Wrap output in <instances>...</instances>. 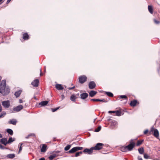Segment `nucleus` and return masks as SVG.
Wrapping results in <instances>:
<instances>
[{
  "instance_id": "nucleus-17",
  "label": "nucleus",
  "mask_w": 160,
  "mask_h": 160,
  "mask_svg": "<svg viewBox=\"0 0 160 160\" xmlns=\"http://www.w3.org/2000/svg\"><path fill=\"white\" fill-rule=\"evenodd\" d=\"M55 87L56 88L59 90H62L64 88L62 85L58 84L56 85Z\"/></svg>"
},
{
  "instance_id": "nucleus-22",
  "label": "nucleus",
  "mask_w": 160,
  "mask_h": 160,
  "mask_svg": "<svg viewBox=\"0 0 160 160\" xmlns=\"http://www.w3.org/2000/svg\"><path fill=\"white\" fill-rule=\"evenodd\" d=\"M97 93V92L94 91H91L89 92V94L90 97H94Z\"/></svg>"
},
{
  "instance_id": "nucleus-44",
  "label": "nucleus",
  "mask_w": 160,
  "mask_h": 160,
  "mask_svg": "<svg viewBox=\"0 0 160 160\" xmlns=\"http://www.w3.org/2000/svg\"><path fill=\"white\" fill-rule=\"evenodd\" d=\"M4 147L2 145L0 144V148L1 149H3Z\"/></svg>"
},
{
  "instance_id": "nucleus-29",
  "label": "nucleus",
  "mask_w": 160,
  "mask_h": 160,
  "mask_svg": "<svg viewBox=\"0 0 160 160\" xmlns=\"http://www.w3.org/2000/svg\"><path fill=\"white\" fill-rule=\"evenodd\" d=\"M105 94L110 97H112L113 96V94L110 92H106Z\"/></svg>"
},
{
  "instance_id": "nucleus-6",
  "label": "nucleus",
  "mask_w": 160,
  "mask_h": 160,
  "mask_svg": "<svg viewBox=\"0 0 160 160\" xmlns=\"http://www.w3.org/2000/svg\"><path fill=\"white\" fill-rule=\"evenodd\" d=\"M153 131H154L153 136L156 138H158L159 136V133L158 130L157 129L152 128L151 129V131L153 132Z\"/></svg>"
},
{
  "instance_id": "nucleus-32",
  "label": "nucleus",
  "mask_w": 160,
  "mask_h": 160,
  "mask_svg": "<svg viewBox=\"0 0 160 160\" xmlns=\"http://www.w3.org/2000/svg\"><path fill=\"white\" fill-rule=\"evenodd\" d=\"M83 152L82 151H80L76 152L75 155V157H78L80 155V154H81Z\"/></svg>"
},
{
  "instance_id": "nucleus-53",
  "label": "nucleus",
  "mask_w": 160,
  "mask_h": 160,
  "mask_svg": "<svg viewBox=\"0 0 160 160\" xmlns=\"http://www.w3.org/2000/svg\"><path fill=\"white\" fill-rule=\"evenodd\" d=\"M2 135L1 133H0V138H2Z\"/></svg>"
},
{
  "instance_id": "nucleus-37",
  "label": "nucleus",
  "mask_w": 160,
  "mask_h": 160,
  "mask_svg": "<svg viewBox=\"0 0 160 160\" xmlns=\"http://www.w3.org/2000/svg\"><path fill=\"white\" fill-rule=\"evenodd\" d=\"M6 114V113L5 112H2L0 115V118H2L3 116L5 115Z\"/></svg>"
},
{
  "instance_id": "nucleus-45",
  "label": "nucleus",
  "mask_w": 160,
  "mask_h": 160,
  "mask_svg": "<svg viewBox=\"0 0 160 160\" xmlns=\"http://www.w3.org/2000/svg\"><path fill=\"white\" fill-rule=\"evenodd\" d=\"M22 145V144H21V146H20V148H19V152H20V151H21L22 150V147H21V145Z\"/></svg>"
},
{
  "instance_id": "nucleus-52",
  "label": "nucleus",
  "mask_w": 160,
  "mask_h": 160,
  "mask_svg": "<svg viewBox=\"0 0 160 160\" xmlns=\"http://www.w3.org/2000/svg\"><path fill=\"white\" fill-rule=\"evenodd\" d=\"M138 160H143L142 158L140 157H138Z\"/></svg>"
},
{
  "instance_id": "nucleus-40",
  "label": "nucleus",
  "mask_w": 160,
  "mask_h": 160,
  "mask_svg": "<svg viewBox=\"0 0 160 160\" xmlns=\"http://www.w3.org/2000/svg\"><path fill=\"white\" fill-rule=\"evenodd\" d=\"M32 136H35V134H30L29 135L27 136V137H26V138H29L30 137Z\"/></svg>"
},
{
  "instance_id": "nucleus-47",
  "label": "nucleus",
  "mask_w": 160,
  "mask_h": 160,
  "mask_svg": "<svg viewBox=\"0 0 160 160\" xmlns=\"http://www.w3.org/2000/svg\"><path fill=\"white\" fill-rule=\"evenodd\" d=\"M148 132V130H145L144 131V134H147Z\"/></svg>"
},
{
  "instance_id": "nucleus-8",
  "label": "nucleus",
  "mask_w": 160,
  "mask_h": 160,
  "mask_svg": "<svg viewBox=\"0 0 160 160\" xmlns=\"http://www.w3.org/2000/svg\"><path fill=\"white\" fill-rule=\"evenodd\" d=\"M2 105L5 108H8L10 105V101L9 100L3 101Z\"/></svg>"
},
{
  "instance_id": "nucleus-39",
  "label": "nucleus",
  "mask_w": 160,
  "mask_h": 160,
  "mask_svg": "<svg viewBox=\"0 0 160 160\" xmlns=\"http://www.w3.org/2000/svg\"><path fill=\"white\" fill-rule=\"evenodd\" d=\"M144 157L145 158L147 159H148L149 158V156H148V155L146 154H144Z\"/></svg>"
},
{
  "instance_id": "nucleus-25",
  "label": "nucleus",
  "mask_w": 160,
  "mask_h": 160,
  "mask_svg": "<svg viewBox=\"0 0 160 160\" xmlns=\"http://www.w3.org/2000/svg\"><path fill=\"white\" fill-rule=\"evenodd\" d=\"M148 8L149 11L151 14H152L153 13V9L152 6L150 5L148 6Z\"/></svg>"
},
{
  "instance_id": "nucleus-16",
  "label": "nucleus",
  "mask_w": 160,
  "mask_h": 160,
  "mask_svg": "<svg viewBox=\"0 0 160 160\" xmlns=\"http://www.w3.org/2000/svg\"><path fill=\"white\" fill-rule=\"evenodd\" d=\"M47 150V146L46 144H42L41 151L42 152H45Z\"/></svg>"
},
{
  "instance_id": "nucleus-26",
  "label": "nucleus",
  "mask_w": 160,
  "mask_h": 160,
  "mask_svg": "<svg viewBox=\"0 0 160 160\" xmlns=\"http://www.w3.org/2000/svg\"><path fill=\"white\" fill-rule=\"evenodd\" d=\"M57 156L56 154H53L51 155H50L48 157V158L49 160H52L54 158L56 157Z\"/></svg>"
},
{
  "instance_id": "nucleus-54",
  "label": "nucleus",
  "mask_w": 160,
  "mask_h": 160,
  "mask_svg": "<svg viewBox=\"0 0 160 160\" xmlns=\"http://www.w3.org/2000/svg\"><path fill=\"white\" fill-rule=\"evenodd\" d=\"M62 99H63L64 98V96L63 95H62Z\"/></svg>"
},
{
  "instance_id": "nucleus-48",
  "label": "nucleus",
  "mask_w": 160,
  "mask_h": 160,
  "mask_svg": "<svg viewBox=\"0 0 160 160\" xmlns=\"http://www.w3.org/2000/svg\"><path fill=\"white\" fill-rule=\"evenodd\" d=\"M22 102H23V101H22V99H20L19 100V102L20 103H22Z\"/></svg>"
},
{
  "instance_id": "nucleus-46",
  "label": "nucleus",
  "mask_w": 160,
  "mask_h": 160,
  "mask_svg": "<svg viewBox=\"0 0 160 160\" xmlns=\"http://www.w3.org/2000/svg\"><path fill=\"white\" fill-rule=\"evenodd\" d=\"M74 88H75V86H74V87H71V88H68V89L69 90H71L73 89Z\"/></svg>"
},
{
  "instance_id": "nucleus-2",
  "label": "nucleus",
  "mask_w": 160,
  "mask_h": 160,
  "mask_svg": "<svg viewBox=\"0 0 160 160\" xmlns=\"http://www.w3.org/2000/svg\"><path fill=\"white\" fill-rule=\"evenodd\" d=\"M10 92V89L6 87V81L3 80L0 82V93L4 96L8 94Z\"/></svg>"
},
{
  "instance_id": "nucleus-49",
  "label": "nucleus",
  "mask_w": 160,
  "mask_h": 160,
  "mask_svg": "<svg viewBox=\"0 0 160 160\" xmlns=\"http://www.w3.org/2000/svg\"><path fill=\"white\" fill-rule=\"evenodd\" d=\"M40 75L41 76H42V73L41 72H42V69H41V68L40 69Z\"/></svg>"
},
{
  "instance_id": "nucleus-23",
  "label": "nucleus",
  "mask_w": 160,
  "mask_h": 160,
  "mask_svg": "<svg viewBox=\"0 0 160 160\" xmlns=\"http://www.w3.org/2000/svg\"><path fill=\"white\" fill-rule=\"evenodd\" d=\"M143 141V140H138L137 142H136V146H139L142 144Z\"/></svg>"
},
{
  "instance_id": "nucleus-34",
  "label": "nucleus",
  "mask_w": 160,
  "mask_h": 160,
  "mask_svg": "<svg viewBox=\"0 0 160 160\" xmlns=\"http://www.w3.org/2000/svg\"><path fill=\"white\" fill-rule=\"evenodd\" d=\"M120 98H124L126 100L128 99V98L126 95H121L120 96Z\"/></svg>"
},
{
  "instance_id": "nucleus-36",
  "label": "nucleus",
  "mask_w": 160,
  "mask_h": 160,
  "mask_svg": "<svg viewBox=\"0 0 160 160\" xmlns=\"http://www.w3.org/2000/svg\"><path fill=\"white\" fill-rule=\"evenodd\" d=\"M153 21H154V22L156 24H158L160 23V21L157 20H156V19H154Z\"/></svg>"
},
{
  "instance_id": "nucleus-13",
  "label": "nucleus",
  "mask_w": 160,
  "mask_h": 160,
  "mask_svg": "<svg viewBox=\"0 0 160 160\" xmlns=\"http://www.w3.org/2000/svg\"><path fill=\"white\" fill-rule=\"evenodd\" d=\"M0 142L6 146L7 144V139L6 138H2L0 139Z\"/></svg>"
},
{
  "instance_id": "nucleus-27",
  "label": "nucleus",
  "mask_w": 160,
  "mask_h": 160,
  "mask_svg": "<svg viewBox=\"0 0 160 160\" xmlns=\"http://www.w3.org/2000/svg\"><path fill=\"white\" fill-rule=\"evenodd\" d=\"M7 132L11 135L13 134V131L11 129H7L6 130Z\"/></svg>"
},
{
  "instance_id": "nucleus-10",
  "label": "nucleus",
  "mask_w": 160,
  "mask_h": 160,
  "mask_svg": "<svg viewBox=\"0 0 160 160\" xmlns=\"http://www.w3.org/2000/svg\"><path fill=\"white\" fill-rule=\"evenodd\" d=\"M94 150L93 147L91 148L90 149L88 148H86L85 149L83 152L84 153H87L88 154H91L93 152V151Z\"/></svg>"
},
{
  "instance_id": "nucleus-9",
  "label": "nucleus",
  "mask_w": 160,
  "mask_h": 160,
  "mask_svg": "<svg viewBox=\"0 0 160 160\" xmlns=\"http://www.w3.org/2000/svg\"><path fill=\"white\" fill-rule=\"evenodd\" d=\"M23 108V106L22 105H20L14 108L13 110L16 112H18Z\"/></svg>"
},
{
  "instance_id": "nucleus-19",
  "label": "nucleus",
  "mask_w": 160,
  "mask_h": 160,
  "mask_svg": "<svg viewBox=\"0 0 160 160\" xmlns=\"http://www.w3.org/2000/svg\"><path fill=\"white\" fill-rule=\"evenodd\" d=\"M48 103V101H43L39 103V105L41 106H44L47 105Z\"/></svg>"
},
{
  "instance_id": "nucleus-11",
  "label": "nucleus",
  "mask_w": 160,
  "mask_h": 160,
  "mask_svg": "<svg viewBox=\"0 0 160 160\" xmlns=\"http://www.w3.org/2000/svg\"><path fill=\"white\" fill-rule=\"evenodd\" d=\"M89 87L90 89H93L96 87V84L94 81H91L88 84Z\"/></svg>"
},
{
  "instance_id": "nucleus-41",
  "label": "nucleus",
  "mask_w": 160,
  "mask_h": 160,
  "mask_svg": "<svg viewBox=\"0 0 160 160\" xmlns=\"http://www.w3.org/2000/svg\"><path fill=\"white\" fill-rule=\"evenodd\" d=\"M59 108H52V112H54L58 110L59 109Z\"/></svg>"
},
{
  "instance_id": "nucleus-50",
  "label": "nucleus",
  "mask_w": 160,
  "mask_h": 160,
  "mask_svg": "<svg viewBox=\"0 0 160 160\" xmlns=\"http://www.w3.org/2000/svg\"><path fill=\"white\" fill-rule=\"evenodd\" d=\"M39 160H45V158H40Z\"/></svg>"
},
{
  "instance_id": "nucleus-20",
  "label": "nucleus",
  "mask_w": 160,
  "mask_h": 160,
  "mask_svg": "<svg viewBox=\"0 0 160 160\" xmlns=\"http://www.w3.org/2000/svg\"><path fill=\"white\" fill-rule=\"evenodd\" d=\"M123 111L121 109H119V110H117L116 111V115L117 116H120L121 115L122 112H123Z\"/></svg>"
},
{
  "instance_id": "nucleus-56",
  "label": "nucleus",
  "mask_w": 160,
  "mask_h": 160,
  "mask_svg": "<svg viewBox=\"0 0 160 160\" xmlns=\"http://www.w3.org/2000/svg\"><path fill=\"white\" fill-rule=\"evenodd\" d=\"M2 0H0V2L2 1Z\"/></svg>"
},
{
  "instance_id": "nucleus-57",
  "label": "nucleus",
  "mask_w": 160,
  "mask_h": 160,
  "mask_svg": "<svg viewBox=\"0 0 160 160\" xmlns=\"http://www.w3.org/2000/svg\"><path fill=\"white\" fill-rule=\"evenodd\" d=\"M45 71H46V69H45Z\"/></svg>"
},
{
  "instance_id": "nucleus-18",
  "label": "nucleus",
  "mask_w": 160,
  "mask_h": 160,
  "mask_svg": "<svg viewBox=\"0 0 160 160\" xmlns=\"http://www.w3.org/2000/svg\"><path fill=\"white\" fill-rule=\"evenodd\" d=\"M17 122V120L15 119H11L8 122V123L9 124H12L14 125H16Z\"/></svg>"
},
{
  "instance_id": "nucleus-33",
  "label": "nucleus",
  "mask_w": 160,
  "mask_h": 160,
  "mask_svg": "<svg viewBox=\"0 0 160 160\" xmlns=\"http://www.w3.org/2000/svg\"><path fill=\"white\" fill-rule=\"evenodd\" d=\"M101 127L100 126H98L96 129H95V131L96 132H98L101 129Z\"/></svg>"
},
{
  "instance_id": "nucleus-38",
  "label": "nucleus",
  "mask_w": 160,
  "mask_h": 160,
  "mask_svg": "<svg viewBox=\"0 0 160 160\" xmlns=\"http://www.w3.org/2000/svg\"><path fill=\"white\" fill-rule=\"evenodd\" d=\"M98 102H107V101L105 99H98Z\"/></svg>"
},
{
  "instance_id": "nucleus-42",
  "label": "nucleus",
  "mask_w": 160,
  "mask_h": 160,
  "mask_svg": "<svg viewBox=\"0 0 160 160\" xmlns=\"http://www.w3.org/2000/svg\"><path fill=\"white\" fill-rule=\"evenodd\" d=\"M98 99H91V101L93 102H98Z\"/></svg>"
},
{
  "instance_id": "nucleus-43",
  "label": "nucleus",
  "mask_w": 160,
  "mask_h": 160,
  "mask_svg": "<svg viewBox=\"0 0 160 160\" xmlns=\"http://www.w3.org/2000/svg\"><path fill=\"white\" fill-rule=\"evenodd\" d=\"M116 111H108V113H116Z\"/></svg>"
},
{
  "instance_id": "nucleus-28",
  "label": "nucleus",
  "mask_w": 160,
  "mask_h": 160,
  "mask_svg": "<svg viewBox=\"0 0 160 160\" xmlns=\"http://www.w3.org/2000/svg\"><path fill=\"white\" fill-rule=\"evenodd\" d=\"M139 153L141 154H142L144 152V149L143 148H141L138 149Z\"/></svg>"
},
{
  "instance_id": "nucleus-55",
  "label": "nucleus",
  "mask_w": 160,
  "mask_h": 160,
  "mask_svg": "<svg viewBox=\"0 0 160 160\" xmlns=\"http://www.w3.org/2000/svg\"><path fill=\"white\" fill-rule=\"evenodd\" d=\"M1 79H2V77L0 76V81L1 80Z\"/></svg>"
},
{
  "instance_id": "nucleus-30",
  "label": "nucleus",
  "mask_w": 160,
  "mask_h": 160,
  "mask_svg": "<svg viewBox=\"0 0 160 160\" xmlns=\"http://www.w3.org/2000/svg\"><path fill=\"white\" fill-rule=\"evenodd\" d=\"M14 140H15L14 139H13V140L12 139V137H10L9 138L8 141H7L8 144L12 142L13 141H14Z\"/></svg>"
},
{
  "instance_id": "nucleus-4",
  "label": "nucleus",
  "mask_w": 160,
  "mask_h": 160,
  "mask_svg": "<svg viewBox=\"0 0 160 160\" xmlns=\"http://www.w3.org/2000/svg\"><path fill=\"white\" fill-rule=\"evenodd\" d=\"M78 79L79 82L81 84H83L87 81V78L85 75H82L80 76Z\"/></svg>"
},
{
  "instance_id": "nucleus-3",
  "label": "nucleus",
  "mask_w": 160,
  "mask_h": 160,
  "mask_svg": "<svg viewBox=\"0 0 160 160\" xmlns=\"http://www.w3.org/2000/svg\"><path fill=\"white\" fill-rule=\"evenodd\" d=\"M104 146L103 144L101 143H98L96 145L93 147L94 150H99L102 148Z\"/></svg>"
},
{
  "instance_id": "nucleus-14",
  "label": "nucleus",
  "mask_w": 160,
  "mask_h": 160,
  "mask_svg": "<svg viewBox=\"0 0 160 160\" xmlns=\"http://www.w3.org/2000/svg\"><path fill=\"white\" fill-rule=\"evenodd\" d=\"M88 94L86 92H84L80 94V98L82 99H85L88 97Z\"/></svg>"
},
{
  "instance_id": "nucleus-35",
  "label": "nucleus",
  "mask_w": 160,
  "mask_h": 160,
  "mask_svg": "<svg viewBox=\"0 0 160 160\" xmlns=\"http://www.w3.org/2000/svg\"><path fill=\"white\" fill-rule=\"evenodd\" d=\"M9 158H13L15 157V156L14 154H10L8 155Z\"/></svg>"
},
{
  "instance_id": "nucleus-21",
  "label": "nucleus",
  "mask_w": 160,
  "mask_h": 160,
  "mask_svg": "<svg viewBox=\"0 0 160 160\" xmlns=\"http://www.w3.org/2000/svg\"><path fill=\"white\" fill-rule=\"evenodd\" d=\"M22 92V90H19L16 92L14 94L16 97L18 98L19 97L21 94Z\"/></svg>"
},
{
  "instance_id": "nucleus-7",
  "label": "nucleus",
  "mask_w": 160,
  "mask_h": 160,
  "mask_svg": "<svg viewBox=\"0 0 160 160\" xmlns=\"http://www.w3.org/2000/svg\"><path fill=\"white\" fill-rule=\"evenodd\" d=\"M139 104V102L138 100H133L131 101L129 105L131 107H134Z\"/></svg>"
},
{
  "instance_id": "nucleus-5",
  "label": "nucleus",
  "mask_w": 160,
  "mask_h": 160,
  "mask_svg": "<svg viewBox=\"0 0 160 160\" xmlns=\"http://www.w3.org/2000/svg\"><path fill=\"white\" fill-rule=\"evenodd\" d=\"M83 148L81 147H76L73 148L68 152L69 153H73L77 151L82 150Z\"/></svg>"
},
{
  "instance_id": "nucleus-15",
  "label": "nucleus",
  "mask_w": 160,
  "mask_h": 160,
  "mask_svg": "<svg viewBox=\"0 0 160 160\" xmlns=\"http://www.w3.org/2000/svg\"><path fill=\"white\" fill-rule=\"evenodd\" d=\"M30 38L29 35L27 32L23 33L22 35V38L24 40H28Z\"/></svg>"
},
{
  "instance_id": "nucleus-51",
  "label": "nucleus",
  "mask_w": 160,
  "mask_h": 160,
  "mask_svg": "<svg viewBox=\"0 0 160 160\" xmlns=\"http://www.w3.org/2000/svg\"><path fill=\"white\" fill-rule=\"evenodd\" d=\"M11 0H8L7 2V3L8 4L9 3Z\"/></svg>"
},
{
  "instance_id": "nucleus-1",
  "label": "nucleus",
  "mask_w": 160,
  "mask_h": 160,
  "mask_svg": "<svg viewBox=\"0 0 160 160\" xmlns=\"http://www.w3.org/2000/svg\"><path fill=\"white\" fill-rule=\"evenodd\" d=\"M136 142L135 139H131L129 144L127 146H123L120 147V150L122 152H127L128 151H131L136 146Z\"/></svg>"
},
{
  "instance_id": "nucleus-31",
  "label": "nucleus",
  "mask_w": 160,
  "mask_h": 160,
  "mask_svg": "<svg viewBox=\"0 0 160 160\" xmlns=\"http://www.w3.org/2000/svg\"><path fill=\"white\" fill-rule=\"evenodd\" d=\"M71 146L70 145H68L64 148V150L66 151L68 150L70 148Z\"/></svg>"
},
{
  "instance_id": "nucleus-24",
  "label": "nucleus",
  "mask_w": 160,
  "mask_h": 160,
  "mask_svg": "<svg viewBox=\"0 0 160 160\" xmlns=\"http://www.w3.org/2000/svg\"><path fill=\"white\" fill-rule=\"evenodd\" d=\"M77 98L76 97L75 95L74 94H72L71 95L70 97V100L74 102H75L76 99Z\"/></svg>"
},
{
  "instance_id": "nucleus-12",
  "label": "nucleus",
  "mask_w": 160,
  "mask_h": 160,
  "mask_svg": "<svg viewBox=\"0 0 160 160\" xmlns=\"http://www.w3.org/2000/svg\"><path fill=\"white\" fill-rule=\"evenodd\" d=\"M39 82V81L38 80L35 79L32 82L31 84L33 86L37 87L38 85Z\"/></svg>"
}]
</instances>
